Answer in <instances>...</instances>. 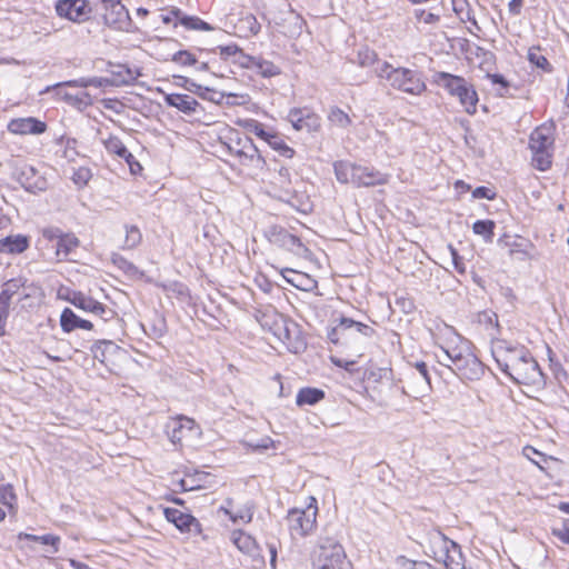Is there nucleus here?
<instances>
[{
	"label": "nucleus",
	"mask_w": 569,
	"mask_h": 569,
	"mask_svg": "<svg viewBox=\"0 0 569 569\" xmlns=\"http://www.w3.org/2000/svg\"><path fill=\"white\" fill-rule=\"evenodd\" d=\"M433 355L438 363L449 368L460 379L473 381L483 375V367L472 353L469 341L450 327H446L439 337Z\"/></svg>",
	"instance_id": "obj_1"
},
{
	"label": "nucleus",
	"mask_w": 569,
	"mask_h": 569,
	"mask_svg": "<svg viewBox=\"0 0 569 569\" xmlns=\"http://www.w3.org/2000/svg\"><path fill=\"white\" fill-rule=\"evenodd\" d=\"M492 353L500 369L517 383L535 390H541L546 386L545 375L525 347L499 341L495 345Z\"/></svg>",
	"instance_id": "obj_2"
},
{
	"label": "nucleus",
	"mask_w": 569,
	"mask_h": 569,
	"mask_svg": "<svg viewBox=\"0 0 569 569\" xmlns=\"http://www.w3.org/2000/svg\"><path fill=\"white\" fill-rule=\"evenodd\" d=\"M376 74L388 80L392 88L410 94L419 96L426 90V84L417 72L407 68H393L386 61L378 64Z\"/></svg>",
	"instance_id": "obj_3"
},
{
	"label": "nucleus",
	"mask_w": 569,
	"mask_h": 569,
	"mask_svg": "<svg viewBox=\"0 0 569 569\" xmlns=\"http://www.w3.org/2000/svg\"><path fill=\"white\" fill-rule=\"evenodd\" d=\"M553 143L555 127L552 123H543L530 134L529 147L532 152V163L537 169L545 171L550 168Z\"/></svg>",
	"instance_id": "obj_4"
},
{
	"label": "nucleus",
	"mask_w": 569,
	"mask_h": 569,
	"mask_svg": "<svg viewBox=\"0 0 569 569\" xmlns=\"http://www.w3.org/2000/svg\"><path fill=\"white\" fill-rule=\"evenodd\" d=\"M312 569H351L343 547L333 538H321L312 556Z\"/></svg>",
	"instance_id": "obj_5"
},
{
	"label": "nucleus",
	"mask_w": 569,
	"mask_h": 569,
	"mask_svg": "<svg viewBox=\"0 0 569 569\" xmlns=\"http://www.w3.org/2000/svg\"><path fill=\"white\" fill-rule=\"evenodd\" d=\"M318 503L313 496L308 497L306 508H293L288 512L287 521L292 538H303L317 528Z\"/></svg>",
	"instance_id": "obj_6"
},
{
	"label": "nucleus",
	"mask_w": 569,
	"mask_h": 569,
	"mask_svg": "<svg viewBox=\"0 0 569 569\" xmlns=\"http://www.w3.org/2000/svg\"><path fill=\"white\" fill-rule=\"evenodd\" d=\"M436 81L439 86L443 87L449 94L459 99L460 104L467 113L473 114L476 112L478 94L473 87L463 78L447 72H439L436 76Z\"/></svg>",
	"instance_id": "obj_7"
},
{
	"label": "nucleus",
	"mask_w": 569,
	"mask_h": 569,
	"mask_svg": "<svg viewBox=\"0 0 569 569\" xmlns=\"http://www.w3.org/2000/svg\"><path fill=\"white\" fill-rule=\"evenodd\" d=\"M54 11L59 18L82 24L91 19L93 7L89 0H57Z\"/></svg>",
	"instance_id": "obj_8"
},
{
	"label": "nucleus",
	"mask_w": 569,
	"mask_h": 569,
	"mask_svg": "<svg viewBox=\"0 0 569 569\" xmlns=\"http://www.w3.org/2000/svg\"><path fill=\"white\" fill-rule=\"evenodd\" d=\"M230 540L237 549L247 558L253 569L264 568L266 560L261 553V548L256 539L242 530L231 532Z\"/></svg>",
	"instance_id": "obj_9"
},
{
	"label": "nucleus",
	"mask_w": 569,
	"mask_h": 569,
	"mask_svg": "<svg viewBox=\"0 0 569 569\" xmlns=\"http://www.w3.org/2000/svg\"><path fill=\"white\" fill-rule=\"evenodd\" d=\"M46 240L56 243V258L66 260L68 256L80 246V240L72 232H63L60 228L48 227L42 230Z\"/></svg>",
	"instance_id": "obj_10"
},
{
	"label": "nucleus",
	"mask_w": 569,
	"mask_h": 569,
	"mask_svg": "<svg viewBox=\"0 0 569 569\" xmlns=\"http://www.w3.org/2000/svg\"><path fill=\"white\" fill-rule=\"evenodd\" d=\"M104 14V23L120 31H131L132 21L129 16L128 9L121 3L120 0H102Z\"/></svg>",
	"instance_id": "obj_11"
},
{
	"label": "nucleus",
	"mask_w": 569,
	"mask_h": 569,
	"mask_svg": "<svg viewBox=\"0 0 569 569\" xmlns=\"http://www.w3.org/2000/svg\"><path fill=\"white\" fill-rule=\"evenodd\" d=\"M167 432L172 443H181L184 440L197 439L201 436V429L191 418L179 416L172 418L167 425Z\"/></svg>",
	"instance_id": "obj_12"
},
{
	"label": "nucleus",
	"mask_w": 569,
	"mask_h": 569,
	"mask_svg": "<svg viewBox=\"0 0 569 569\" xmlns=\"http://www.w3.org/2000/svg\"><path fill=\"white\" fill-rule=\"evenodd\" d=\"M287 118L297 131L316 132L321 127L320 117L307 108L291 109Z\"/></svg>",
	"instance_id": "obj_13"
},
{
	"label": "nucleus",
	"mask_w": 569,
	"mask_h": 569,
	"mask_svg": "<svg viewBox=\"0 0 569 569\" xmlns=\"http://www.w3.org/2000/svg\"><path fill=\"white\" fill-rule=\"evenodd\" d=\"M268 238L270 242L291 251L296 256H303L307 252V248L301 240L282 228H270Z\"/></svg>",
	"instance_id": "obj_14"
},
{
	"label": "nucleus",
	"mask_w": 569,
	"mask_h": 569,
	"mask_svg": "<svg viewBox=\"0 0 569 569\" xmlns=\"http://www.w3.org/2000/svg\"><path fill=\"white\" fill-rule=\"evenodd\" d=\"M7 129L12 134H41L46 132L47 124L33 117L16 118L8 123Z\"/></svg>",
	"instance_id": "obj_15"
},
{
	"label": "nucleus",
	"mask_w": 569,
	"mask_h": 569,
	"mask_svg": "<svg viewBox=\"0 0 569 569\" xmlns=\"http://www.w3.org/2000/svg\"><path fill=\"white\" fill-rule=\"evenodd\" d=\"M27 280L22 277L10 279L3 283L0 292V311L7 312L10 309V302L14 296L22 295L24 298L29 297L26 293Z\"/></svg>",
	"instance_id": "obj_16"
},
{
	"label": "nucleus",
	"mask_w": 569,
	"mask_h": 569,
	"mask_svg": "<svg viewBox=\"0 0 569 569\" xmlns=\"http://www.w3.org/2000/svg\"><path fill=\"white\" fill-rule=\"evenodd\" d=\"M67 86L66 82L63 83H57L52 87H47L43 92H49L51 89L54 90V94L57 99L66 101L68 104L79 109L83 110L87 107L92 104V98L88 92H80L77 94L69 93L66 91L62 87Z\"/></svg>",
	"instance_id": "obj_17"
},
{
	"label": "nucleus",
	"mask_w": 569,
	"mask_h": 569,
	"mask_svg": "<svg viewBox=\"0 0 569 569\" xmlns=\"http://www.w3.org/2000/svg\"><path fill=\"white\" fill-rule=\"evenodd\" d=\"M238 144L240 148L234 150V154L240 159L242 164L262 168L264 160L251 139L246 138L243 140H239Z\"/></svg>",
	"instance_id": "obj_18"
},
{
	"label": "nucleus",
	"mask_w": 569,
	"mask_h": 569,
	"mask_svg": "<svg viewBox=\"0 0 569 569\" xmlns=\"http://www.w3.org/2000/svg\"><path fill=\"white\" fill-rule=\"evenodd\" d=\"M219 512L227 516L233 523H249L252 520L253 506L248 502L236 506L231 500H228L226 505L219 508Z\"/></svg>",
	"instance_id": "obj_19"
},
{
	"label": "nucleus",
	"mask_w": 569,
	"mask_h": 569,
	"mask_svg": "<svg viewBox=\"0 0 569 569\" xmlns=\"http://www.w3.org/2000/svg\"><path fill=\"white\" fill-rule=\"evenodd\" d=\"M340 329L343 330L346 340L371 338L375 335V329L372 327L347 317L340 318Z\"/></svg>",
	"instance_id": "obj_20"
},
{
	"label": "nucleus",
	"mask_w": 569,
	"mask_h": 569,
	"mask_svg": "<svg viewBox=\"0 0 569 569\" xmlns=\"http://www.w3.org/2000/svg\"><path fill=\"white\" fill-rule=\"evenodd\" d=\"M389 180V174L382 173L378 170L358 166L356 171V186L357 187H372L386 184Z\"/></svg>",
	"instance_id": "obj_21"
},
{
	"label": "nucleus",
	"mask_w": 569,
	"mask_h": 569,
	"mask_svg": "<svg viewBox=\"0 0 569 569\" xmlns=\"http://www.w3.org/2000/svg\"><path fill=\"white\" fill-rule=\"evenodd\" d=\"M163 515L169 522L173 523L182 532H190L192 527L199 529L198 520L189 513L174 508H164Z\"/></svg>",
	"instance_id": "obj_22"
},
{
	"label": "nucleus",
	"mask_w": 569,
	"mask_h": 569,
	"mask_svg": "<svg viewBox=\"0 0 569 569\" xmlns=\"http://www.w3.org/2000/svg\"><path fill=\"white\" fill-rule=\"evenodd\" d=\"M141 76L139 68L129 67L127 64L116 66L110 71V79L113 87L129 86L136 82Z\"/></svg>",
	"instance_id": "obj_23"
},
{
	"label": "nucleus",
	"mask_w": 569,
	"mask_h": 569,
	"mask_svg": "<svg viewBox=\"0 0 569 569\" xmlns=\"http://www.w3.org/2000/svg\"><path fill=\"white\" fill-rule=\"evenodd\" d=\"M70 302L74 307H77L86 312H90V313L98 315L101 317H103V315L107 313V309L101 302H99V301L94 300L93 298L88 297L81 292H74L72 295V298L70 299Z\"/></svg>",
	"instance_id": "obj_24"
},
{
	"label": "nucleus",
	"mask_w": 569,
	"mask_h": 569,
	"mask_svg": "<svg viewBox=\"0 0 569 569\" xmlns=\"http://www.w3.org/2000/svg\"><path fill=\"white\" fill-rule=\"evenodd\" d=\"M164 101L168 106L177 108L179 111L187 114L196 112L197 107L199 106L194 98L180 93L166 94Z\"/></svg>",
	"instance_id": "obj_25"
},
{
	"label": "nucleus",
	"mask_w": 569,
	"mask_h": 569,
	"mask_svg": "<svg viewBox=\"0 0 569 569\" xmlns=\"http://www.w3.org/2000/svg\"><path fill=\"white\" fill-rule=\"evenodd\" d=\"M60 325L64 332H71L74 329L91 330L93 325L89 320L79 318L71 309L66 308L60 317Z\"/></svg>",
	"instance_id": "obj_26"
},
{
	"label": "nucleus",
	"mask_w": 569,
	"mask_h": 569,
	"mask_svg": "<svg viewBox=\"0 0 569 569\" xmlns=\"http://www.w3.org/2000/svg\"><path fill=\"white\" fill-rule=\"evenodd\" d=\"M91 351L94 359L99 360L101 363H108L121 350L114 342L110 340H102L96 342L92 346Z\"/></svg>",
	"instance_id": "obj_27"
},
{
	"label": "nucleus",
	"mask_w": 569,
	"mask_h": 569,
	"mask_svg": "<svg viewBox=\"0 0 569 569\" xmlns=\"http://www.w3.org/2000/svg\"><path fill=\"white\" fill-rule=\"evenodd\" d=\"M29 248V239L22 234L9 236L0 239V252L2 253H22Z\"/></svg>",
	"instance_id": "obj_28"
},
{
	"label": "nucleus",
	"mask_w": 569,
	"mask_h": 569,
	"mask_svg": "<svg viewBox=\"0 0 569 569\" xmlns=\"http://www.w3.org/2000/svg\"><path fill=\"white\" fill-rule=\"evenodd\" d=\"M450 539H448L443 533L438 530H433L428 536V548L431 552V556L435 560H439L443 558V552L446 549L451 546Z\"/></svg>",
	"instance_id": "obj_29"
},
{
	"label": "nucleus",
	"mask_w": 569,
	"mask_h": 569,
	"mask_svg": "<svg viewBox=\"0 0 569 569\" xmlns=\"http://www.w3.org/2000/svg\"><path fill=\"white\" fill-rule=\"evenodd\" d=\"M443 553V558L438 561L443 562L448 569H465V557L460 546L455 541H451V546Z\"/></svg>",
	"instance_id": "obj_30"
},
{
	"label": "nucleus",
	"mask_w": 569,
	"mask_h": 569,
	"mask_svg": "<svg viewBox=\"0 0 569 569\" xmlns=\"http://www.w3.org/2000/svg\"><path fill=\"white\" fill-rule=\"evenodd\" d=\"M282 276L287 282L301 290L307 291L315 286V281L309 276L292 269H284Z\"/></svg>",
	"instance_id": "obj_31"
},
{
	"label": "nucleus",
	"mask_w": 569,
	"mask_h": 569,
	"mask_svg": "<svg viewBox=\"0 0 569 569\" xmlns=\"http://www.w3.org/2000/svg\"><path fill=\"white\" fill-rule=\"evenodd\" d=\"M358 166L355 163L339 161L335 163L337 180L341 183H352L356 186V171Z\"/></svg>",
	"instance_id": "obj_32"
},
{
	"label": "nucleus",
	"mask_w": 569,
	"mask_h": 569,
	"mask_svg": "<svg viewBox=\"0 0 569 569\" xmlns=\"http://www.w3.org/2000/svg\"><path fill=\"white\" fill-rule=\"evenodd\" d=\"M325 398V392L318 388H302L297 393L296 403L298 406H313Z\"/></svg>",
	"instance_id": "obj_33"
},
{
	"label": "nucleus",
	"mask_w": 569,
	"mask_h": 569,
	"mask_svg": "<svg viewBox=\"0 0 569 569\" xmlns=\"http://www.w3.org/2000/svg\"><path fill=\"white\" fill-rule=\"evenodd\" d=\"M207 476L202 472H196L192 476L172 481L173 487H178L180 491H193L203 487L202 479Z\"/></svg>",
	"instance_id": "obj_34"
},
{
	"label": "nucleus",
	"mask_w": 569,
	"mask_h": 569,
	"mask_svg": "<svg viewBox=\"0 0 569 569\" xmlns=\"http://www.w3.org/2000/svg\"><path fill=\"white\" fill-rule=\"evenodd\" d=\"M66 84L71 87H80V88H88V87H96V88H106V87H113L112 80L110 77L102 78V77H92V78H80L77 80H70L67 81Z\"/></svg>",
	"instance_id": "obj_35"
},
{
	"label": "nucleus",
	"mask_w": 569,
	"mask_h": 569,
	"mask_svg": "<svg viewBox=\"0 0 569 569\" xmlns=\"http://www.w3.org/2000/svg\"><path fill=\"white\" fill-rule=\"evenodd\" d=\"M102 143L106 150L111 154H116L120 158L130 156V152L117 136H109L108 138L102 139Z\"/></svg>",
	"instance_id": "obj_36"
},
{
	"label": "nucleus",
	"mask_w": 569,
	"mask_h": 569,
	"mask_svg": "<svg viewBox=\"0 0 569 569\" xmlns=\"http://www.w3.org/2000/svg\"><path fill=\"white\" fill-rule=\"evenodd\" d=\"M251 67L266 78L274 77L280 73V69L274 63L262 59H252Z\"/></svg>",
	"instance_id": "obj_37"
},
{
	"label": "nucleus",
	"mask_w": 569,
	"mask_h": 569,
	"mask_svg": "<svg viewBox=\"0 0 569 569\" xmlns=\"http://www.w3.org/2000/svg\"><path fill=\"white\" fill-rule=\"evenodd\" d=\"M496 223L492 220H478L473 223L472 230L476 234L481 236L486 242H491Z\"/></svg>",
	"instance_id": "obj_38"
},
{
	"label": "nucleus",
	"mask_w": 569,
	"mask_h": 569,
	"mask_svg": "<svg viewBox=\"0 0 569 569\" xmlns=\"http://www.w3.org/2000/svg\"><path fill=\"white\" fill-rule=\"evenodd\" d=\"M328 120L332 126L343 129L348 128L352 123L351 118L343 110L337 107L330 109Z\"/></svg>",
	"instance_id": "obj_39"
},
{
	"label": "nucleus",
	"mask_w": 569,
	"mask_h": 569,
	"mask_svg": "<svg viewBox=\"0 0 569 569\" xmlns=\"http://www.w3.org/2000/svg\"><path fill=\"white\" fill-rule=\"evenodd\" d=\"M179 23L190 30H213V27H211L209 23H207L198 17L183 16L179 19Z\"/></svg>",
	"instance_id": "obj_40"
},
{
	"label": "nucleus",
	"mask_w": 569,
	"mask_h": 569,
	"mask_svg": "<svg viewBox=\"0 0 569 569\" xmlns=\"http://www.w3.org/2000/svg\"><path fill=\"white\" fill-rule=\"evenodd\" d=\"M276 326L278 328L276 329L274 335H277L283 342L289 343L291 339V328H295L296 325L279 316L278 320H276Z\"/></svg>",
	"instance_id": "obj_41"
},
{
	"label": "nucleus",
	"mask_w": 569,
	"mask_h": 569,
	"mask_svg": "<svg viewBox=\"0 0 569 569\" xmlns=\"http://www.w3.org/2000/svg\"><path fill=\"white\" fill-rule=\"evenodd\" d=\"M528 60L530 61V63H532L537 68H540L543 71L551 70L550 63L538 48H530L528 50Z\"/></svg>",
	"instance_id": "obj_42"
},
{
	"label": "nucleus",
	"mask_w": 569,
	"mask_h": 569,
	"mask_svg": "<svg viewBox=\"0 0 569 569\" xmlns=\"http://www.w3.org/2000/svg\"><path fill=\"white\" fill-rule=\"evenodd\" d=\"M268 144L276 151H278L281 156L286 158H292L295 154V150L289 147L280 137L277 134H272L269 139Z\"/></svg>",
	"instance_id": "obj_43"
},
{
	"label": "nucleus",
	"mask_w": 569,
	"mask_h": 569,
	"mask_svg": "<svg viewBox=\"0 0 569 569\" xmlns=\"http://www.w3.org/2000/svg\"><path fill=\"white\" fill-rule=\"evenodd\" d=\"M244 446L252 449L253 451H263L271 448H274V441L268 437L264 436L260 439H246L243 440Z\"/></svg>",
	"instance_id": "obj_44"
},
{
	"label": "nucleus",
	"mask_w": 569,
	"mask_h": 569,
	"mask_svg": "<svg viewBox=\"0 0 569 569\" xmlns=\"http://www.w3.org/2000/svg\"><path fill=\"white\" fill-rule=\"evenodd\" d=\"M0 501L11 510L14 509L17 496L11 485H0Z\"/></svg>",
	"instance_id": "obj_45"
},
{
	"label": "nucleus",
	"mask_w": 569,
	"mask_h": 569,
	"mask_svg": "<svg viewBox=\"0 0 569 569\" xmlns=\"http://www.w3.org/2000/svg\"><path fill=\"white\" fill-rule=\"evenodd\" d=\"M142 239L140 230L136 226L126 227L124 247L132 249L137 247Z\"/></svg>",
	"instance_id": "obj_46"
},
{
	"label": "nucleus",
	"mask_w": 569,
	"mask_h": 569,
	"mask_svg": "<svg viewBox=\"0 0 569 569\" xmlns=\"http://www.w3.org/2000/svg\"><path fill=\"white\" fill-rule=\"evenodd\" d=\"M172 61L180 66H192L197 62L194 54L187 50H181L172 56Z\"/></svg>",
	"instance_id": "obj_47"
},
{
	"label": "nucleus",
	"mask_w": 569,
	"mask_h": 569,
	"mask_svg": "<svg viewBox=\"0 0 569 569\" xmlns=\"http://www.w3.org/2000/svg\"><path fill=\"white\" fill-rule=\"evenodd\" d=\"M330 361L335 366L345 369L346 371H348L351 375H355L358 372V369L356 368L357 360H347V359L339 358L337 356H330Z\"/></svg>",
	"instance_id": "obj_48"
},
{
	"label": "nucleus",
	"mask_w": 569,
	"mask_h": 569,
	"mask_svg": "<svg viewBox=\"0 0 569 569\" xmlns=\"http://www.w3.org/2000/svg\"><path fill=\"white\" fill-rule=\"evenodd\" d=\"M174 78L179 79V80H182L183 81V88L187 89L188 91L192 92V93H196L197 96L201 97V98H206V92L209 91L208 88H206L203 90V88L200 86V84H197L196 82L189 80L188 78L186 77H182V76H176Z\"/></svg>",
	"instance_id": "obj_49"
},
{
	"label": "nucleus",
	"mask_w": 569,
	"mask_h": 569,
	"mask_svg": "<svg viewBox=\"0 0 569 569\" xmlns=\"http://www.w3.org/2000/svg\"><path fill=\"white\" fill-rule=\"evenodd\" d=\"M92 174L88 168L81 167L77 169L72 176V181L79 187L86 186L91 179Z\"/></svg>",
	"instance_id": "obj_50"
},
{
	"label": "nucleus",
	"mask_w": 569,
	"mask_h": 569,
	"mask_svg": "<svg viewBox=\"0 0 569 569\" xmlns=\"http://www.w3.org/2000/svg\"><path fill=\"white\" fill-rule=\"evenodd\" d=\"M522 453L526 458H528L530 461H532L536 466H538L539 468H542L541 461H545V456L542 453H540L538 450H536L533 447L526 446L522 449Z\"/></svg>",
	"instance_id": "obj_51"
},
{
	"label": "nucleus",
	"mask_w": 569,
	"mask_h": 569,
	"mask_svg": "<svg viewBox=\"0 0 569 569\" xmlns=\"http://www.w3.org/2000/svg\"><path fill=\"white\" fill-rule=\"evenodd\" d=\"M274 179V183L279 184L280 188L289 192L288 186L290 184V171L288 168L281 167Z\"/></svg>",
	"instance_id": "obj_52"
},
{
	"label": "nucleus",
	"mask_w": 569,
	"mask_h": 569,
	"mask_svg": "<svg viewBox=\"0 0 569 569\" xmlns=\"http://www.w3.org/2000/svg\"><path fill=\"white\" fill-rule=\"evenodd\" d=\"M358 59H359L360 66L369 67L376 62L377 54L372 50L365 49V50L359 51Z\"/></svg>",
	"instance_id": "obj_53"
},
{
	"label": "nucleus",
	"mask_w": 569,
	"mask_h": 569,
	"mask_svg": "<svg viewBox=\"0 0 569 569\" xmlns=\"http://www.w3.org/2000/svg\"><path fill=\"white\" fill-rule=\"evenodd\" d=\"M488 78L493 84L500 86L497 90L498 94L501 97L505 96L509 87L508 81L501 74H489Z\"/></svg>",
	"instance_id": "obj_54"
},
{
	"label": "nucleus",
	"mask_w": 569,
	"mask_h": 569,
	"mask_svg": "<svg viewBox=\"0 0 569 569\" xmlns=\"http://www.w3.org/2000/svg\"><path fill=\"white\" fill-rule=\"evenodd\" d=\"M250 131H252L256 136L263 139L266 142L272 137V133L264 131L262 124L257 121H251L249 123Z\"/></svg>",
	"instance_id": "obj_55"
},
{
	"label": "nucleus",
	"mask_w": 569,
	"mask_h": 569,
	"mask_svg": "<svg viewBox=\"0 0 569 569\" xmlns=\"http://www.w3.org/2000/svg\"><path fill=\"white\" fill-rule=\"evenodd\" d=\"M101 104H102L103 109L111 110L116 113H120L121 109L123 107L119 100L111 99V98L102 99Z\"/></svg>",
	"instance_id": "obj_56"
},
{
	"label": "nucleus",
	"mask_w": 569,
	"mask_h": 569,
	"mask_svg": "<svg viewBox=\"0 0 569 569\" xmlns=\"http://www.w3.org/2000/svg\"><path fill=\"white\" fill-rule=\"evenodd\" d=\"M328 338L332 343H341L347 341L343 336V330L340 329V322L328 333Z\"/></svg>",
	"instance_id": "obj_57"
},
{
	"label": "nucleus",
	"mask_w": 569,
	"mask_h": 569,
	"mask_svg": "<svg viewBox=\"0 0 569 569\" xmlns=\"http://www.w3.org/2000/svg\"><path fill=\"white\" fill-rule=\"evenodd\" d=\"M39 542L43 545H50L53 549V552H58L60 538L53 535H44L39 537Z\"/></svg>",
	"instance_id": "obj_58"
},
{
	"label": "nucleus",
	"mask_w": 569,
	"mask_h": 569,
	"mask_svg": "<svg viewBox=\"0 0 569 569\" xmlns=\"http://www.w3.org/2000/svg\"><path fill=\"white\" fill-rule=\"evenodd\" d=\"M416 369L418 370L421 379L423 380V383H425L423 389L428 390L430 388V379H429V376H428V370H427L426 363L425 362H417L416 363Z\"/></svg>",
	"instance_id": "obj_59"
},
{
	"label": "nucleus",
	"mask_w": 569,
	"mask_h": 569,
	"mask_svg": "<svg viewBox=\"0 0 569 569\" xmlns=\"http://www.w3.org/2000/svg\"><path fill=\"white\" fill-rule=\"evenodd\" d=\"M401 569H430V565L423 561L417 562L405 559L401 562Z\"/></svg>",
	"instance_id": "obj_60"
},
{
	"label": "nucleus",
	"mask_w": 569,
	"mask_h": 569,
	"mask_svg": "<svg viewBox=\"0 0 569 569\" xmlns=\"http://www.w3.org/2000/svg\"><path fill=\"white\" fill-rule=\"evenodd\" d=\"M129 166L130 172L132 174H138L142 171V166L134 159V157L130 153L129 157H122Z\"/></svg>",
	"instance_id": "obj_61"
},
{
	"label": "nucleus",
	"mask_w": 569,
	"mask_h": 569,
	"mask_svg": "<svg viewBox=\"0 0 569 569\" xmlns=\"http://www.w3.org/2000/svg\"><path fill=\"white\" fill-rule=\"evenodd\" d=\"M472 196H473V198H477V199L486 198V199L490 200V199H493L495 193L486 187H478L473 190Z\"/></svg>",
	"instance_id": "obj_62"
},
{
	"label": "nucleus",
	"mask_w": 569,
	"mask_h": 569,
	"mask_svg": "<svg viewBox=\"0 0 569 569\" xmlns=\"http://www.w3.org/2000/svg\"><path fill=\"white\" fill-rule=\"evenodd\" d=\"M479 321L480 322H486L492 327H497L498 326V319H497V316L496 313L493 312H482L480 316H479Z\"/></svg>",
	"instance_id": "obj_63"
},
{
	"label": "nucleus",
	"mask_w": 569,
	"mask_h": 569,
	"mask_svg": "<svg viewBox=\"0 0 569 569\" xmlns=\"http://www.w3.org/2000/svg\"><path fill=\"white\" fill-rule=\"evenodd\" d=\"M450 252H451V256H452V262H453L455 269L458 272L463 273L465 272V264L461 261L460 257L458 256L457 251L452 247H450Z\"/></svg>",
	"instance_id": "obj_64"
}]
</instances>
